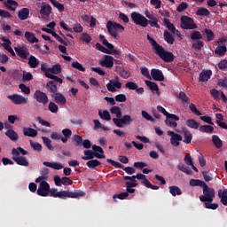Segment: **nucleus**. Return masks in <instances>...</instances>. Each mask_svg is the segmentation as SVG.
Listing matches in <instances>:
<instances>
[{"label":"nucleus","instance_id":"obj_48","mask_svg":"<svg viewBox=\"0 0 227 227\" xmlns=\"http://www.w3.org/2000/svg\"><path fill=\"white\" fill-rule=\"evenodd\" d=\"M199 130L206 134H212L214 132V127L211 125H202L200 127Z\"/></svg>","mask_w":227,"mask_h":227},{"label":"nucleus","instance_id":"obj_23","mask_svg":"<svg viewBox=\"0 0 227 227\" xmlns=\"http://www.w3.org/2000/svg\"><path fill=\"white\" fill-rule=\"evenodd\" d=\"M12 160H14V162H16L18 166H24L25 168H27V166H29V161L25 156L12 155Z\"/></svg>","mask_w":227,"mask_h":227},{"label":"nucleus","instance_id":"obj_16","mask_svg":"<svg viewBox=\"0 0 227 227\" xmlns=\"http://www.w3.org/2000/svg\"><path fill=\"white\" fill-rule=\"evenodd\" d=\"M180 121V117L176 114H170L168 116L166 117L165 124L168 127H171L172 129H176L178 127L177 121Z\"/></svg>","mask_w":227,"mask_h":227},{"label":"nucleus","instance_id":"obj_19","mask_svg":"<svg viewBox=\"0 0 227 227\" xmlns=\"http://www.w3.org/2000/svg\"><path fill=\"white\" fill-rule=\"evenodd\" d=\"M99 40L102 42L103 45L105 47H107L110 51H113V54L114 56H120L121 52L120 51L114 49V45H113L111 43L107 42V39H106V36L103 35H99Z\"/></svg>","mask_w":227,"mask_h":227},{"label":"nucleus","instance_id":"obj_61","mask_svg":"<svg viewBox=\"0 0 227 227\" xmlns=\"http://www.w3.org/2000/svg\"><path fill=\"white\" fill-rule=\"evenodd\" d=\"M30 146L35 150V152H42V144L38 142H33V140H30Z\"/></svg>","mask_w":227,"mask_h":227},{"label":"nucleus","instance_id":"obj_37","mask_svg":"<svg viewBox=\"0 0 227 227\" xmlns=\"http://www.w3.org/2000/svg\"><path fill=\"white\" fill-rule=\"evenodd\" d=\"M196 15L199 17H209L210 16V11L205 7H199Z\"/></svg>","mask_w":227,"mask_h":227},{"label":"nucleus","instance_id":"obj_25","mask_svg":"<svg viewBox=\"0 0 227 227\" xmlns=\"http://www.w3.org/2000/svg\"><path fill=\"white\" fill-rule=\"evenodd\" d=\"M4 5L9 10V12H15V10H17V6H19V3L15 0H7L4 3Z\"/></svg>","mask_w":227,"mask_h":227},{"label":"nucleus","instance_id":"obj_42","mask_svg":"<svg viewBox=\"0 0 227 227\" xmlns=\"http://www.w3.org/2000/svg\"><path fill=\"white\" fill-rule=\"evenodd\" d=\"M207 183L205 181H201L200 179H191L190 180V185L191 187H202L205 186Z\"/></svg>","mask_w":227,"mask_h":227},{"label":"nucleus","instance_id":"obj_10","mask_svg":"<svg viewBox=\"0 0 227 227\" xmlns=\"http://www.w3.org/2000/svg\"><path fill=\"white\" fill-rule=\"evenodd\" d=\"M7 98L11 100L12 104H14V106H26V104H27V98L20 94L9 95Z\"/></svg>","mask_w":227,"mask_h":227},{"label":"nucleus","instance_id":"obj_55","mask_svg":"<svg viewBox=\"0 0 227 227\" xmlns=\"http://www.w3.org/2000/svg\"><path fill=\"white\" fill-rule=\"evenodd\" d=\"M177 169L179 171H182V173H185L186 175H192V170H191V168H189V167H185V165H184V164H179L177 166Z\"/></svg>","mask_w":227,"mask_h":227},{"label":"nucleus","instance_id":"obj_9","mask_svg":"<svg viewBox=\"0 0 227 227\" xmlns=\"http://www.w3.org/2000/svg\"><path fill=\"white\" fill-rule=\"evenodd\" d=\"M35 6L40 8L39 13L42 17H51V13H52V7L51 4H48L45 2H37Z\"/></svg>","mask_w":227,"mask_h":227},{"label":"nucleus","instance_id":"obj_59","mask_svg":"<svg viewBox=\"0 0 227 227\" xmlns=\"http://www.w3.org/2000/svg\"><path fill=\"white\" fill-rule=\"evenodd\" d=\"M143 184L147 187V189H152L153 191H159V186L158 185H153L148 179H145L143 181Z\"/></svg>","mask_w":227,"mask_h":227},{"label":"nucleus","instance_id":"obj_21","mask_svg":"<svg viewBox=\"0 0 227 227\" xmlns=\"http://www.w3.org/2000/svg\"><path fill=\"white\" fill-rule=\"evenodd\" d=\"M51 98H54V102L58 106H67V98L59 92L51 94Z\"/></svg>","mask_w":227,"mask_h":227},{"label":"nucleus","instance_id":"obj_22","mask_svg":"<svg viewBox=\"0 0 227 227\" xmlns=\"http://www.w3.org/2000/svg\"><path fill=\"white\" fill-rule=\"evenodd\" d=\"M14 51L19 58H20L21 59H27V57L29 56V50H27V48L14 47Z\"/></svg>","mask_w":227,"mask_h":227},{"label":"nucleus","instance_id":"obj_58","mask_svg":"<svg viewBox=\"0 0 227 227\" xmlns=\"http://www.w3.org/2000/svg\"><path fill=\"white\" fill-rule=\"evenodd\" d=\"M177 98H179V100H182L183 102H184V104H190L189 97H187V94H185V92H184V91L179 92V94L177 95Z\"/></svg>","mask_w":227,"mask_h":227},{"label":"nucleus","instance_id":"obj_47","mask_svg":"<svg viewBox=\"0 0 227 227\" xmlns=\"http://www.w3.org/2000/svg\"><path fill=\"white\" fill-rule=\"evenodd\" d=\"M98 116L101 118V120H105V121H110L111 120V114H109V111H98Z\"/></svg>","mask_w":227,"mask_h":227},{"label":"nucleus","instance_id":"obj_57","mask_svg":"<svg viewBox=\"0 0 227 227\" xmlns=\"http://www.w3.org/2000/svg\"><path fill=\"white\" fill-rule=\"evenodd\" d=\"M145 84L152 91H159V85H157V83L145 80Z\"/></svg>","mask_w":227,"mask_h":227},{"label":"nucleus","instance_id":"obj_20","mask_svg":"<svg viewBox=\"0 0 227 227\" xmlns=\"http://www.w3.org/2000/svg\"><path fill=\"white\" fill-rule=\"evenodd\" d=\"M99 40L102 42L103 45L105 47H107L110 51H113V54L114 56H120L121 52L120 51L114 49V45H113L111 43L107 42V39H106V36L103 35H99Z\"/></svg>","mask_w":227,"mask_h":227},{"label":"nucleus","instance_id":"obj_60","mask_svg":"<svg viewBox=\"0 0 227 227\" xmlns=\"http://www.w3.org/2000/svg\"><path fill=\"white\" fill-rule=\"evenodd\" d=\"M48 109L49 111H51V113H53V114H56L58 113V111H59V107L58 106V105H56V103L52 101L49 103Z\"/></svg>","mask_w":227,"mask_h":227},{"label":"nucleus","instance_id":"obj_41","mask_svg":"<svg viewBox=\"0 0 227 227\" xmlns=\"http://www.w3.org/2000/svg\"><path fill=\"white\" fill-rule=\"evenodd\" d=\"M190 38L192 42H199L203 40V35H201V32L196 30L190 35Z\"/></svg>","mask_w":227,"mask_h":227},{"label":"nucleus","instance_id":"obj_13","mask_svg":"<svg viewBox=\"0 0 227 227\" xmlns=\"http://www.w3.org/2000/svg\"><path fill=\"white\" fill-rule=\"evenodd\" d=\"M51 192V185L47 181H42L37 189L38 196L47 197Z\"/></svg>","mask_w":227,"mask_h":227},{"label":"nucleus","instance_id":"obj_6","mask_svg":"<svg viewBox=\"0 0 227 227\" xmlns=\"http://www.w3.org/2000/svg\"><path fill=\"white\" fill-rule=\"evenodd\" d=\"M106 29L110 35H112L114 40H118L120 36L118 35V31L123 33L125 31V27L120 23L108 20L106 22Z\"/></svg>","mask_w":227,"mask_h":227},{"label":"nucleus","instance_id":"obj_14","mask_svg":"<svg viewBox=\"0 0 227 227\" xmlns=\"http://www.w3.org/2000/svg\"><path fill=\"white\" fill-rule=\"evenodd\" d=\"M85 156H82V160H92V159H106V154H100L98 153H95L91 150L83 151Z\"/></svg>","mask_w":227,"mask_h":227},{"label":"nucleus","instance_id":"obj_34","mask_svg":"<svg viewBox=\"0 0 227 227\" xmlns=\"http://www.w3.org/2000/svg\"><path fill=\"white\" fill-rule=\"evenodd\" d=\"M226 52H227L226 44H218L216 49L215 50V54L220 57L224 56Z\"/></svg>","mask_w":227,"mask_h":227},{"label":"nucleus","instance_id":"obj_51","mask_svg":"<svg viewBox=\"0 0 227 227\" xmlns=\"http://www.w3.org/2000/svg\"><path fill=\"white\" fill-rule=\"evenodd\" d=\"M117 72H119L121 77H122V79H129L130 77V72L117 67Z\"/></svg>","mask_w":227,"mask_h":227},{"label":"nucleus","instance_id":"obj_56","mask_svg":"<svg viewBox=\"0 0 227 227\" xmlns=\"http://www.w3.org/2000/svg\"><path fill=\"white\" fill-rule=\"evenodd\" d=\"M204 33L207 36V42H212L214 40V38H215V35L213 33L212 30H210L208 28H205Z\"/></svg>","mask_w":227,"mask_h":227},{"label":"nucleus","instance_id":"obj_18","mask_svg":"<svg viewBox=\"0 0 227 227\" xmlns=\"http://www.w3.org/2000/svg\"><path fill=\"white\" fill-rule=\"evenodd\" d=\"M168 136H170V143L172 146H180V141H182L183 137L181 135L175 133L174 131H168Z\"/></svg>","mask_w":227,"mask_h":227},{"label":"nucleus","instance_id":"obj_5","mask_svg":"<svg viewBox=\"0 0 227 227\" xmlns=\"http://www.w3.org/2000/svg\"><path fill=\"white\" fill-rule=\"evenodd\" d=\"M47 79H51L46 83V90L51 95H56L58 93V84H63V79L56 76L52 74H46Z\"/></svg>","mask_w":227,"mask_h":227},{"label":"nucleus","instance_id":"obj_54","mask_svg":"<svg viewBox=\"0 0 227 227\" xmlns=\"http://www.w3.org/2000/svg\"><path fill=\"white\" fill-rule=\"evenodd\" d=\"M205 45V43H203V41H196L195 43H193L192 44V49H194V51H196V52H200V51H201V49H203V46Z\"/></svg>","mask_w":227,"mask_h":227},{"label":"nucleus","instance_id":"obj_64","mask_svg":"<svg viewBox=\"0 0 227 227\" xmlns=\"http://www.w3.org/2000/svg\"><path fill=\"white\" fill-rule=\"evenodd\" d=\"M217 85L221 88H227V77L218 80Z\"/></svg>","mask_w":227,"mask_h":227},{"label":"nucleus","instance_id":"obj_36","mask_svg":"<svg viewBox=\"0 0 227 227\" xmlns=\"http://www.w3.org/2000/svg\"><path fill=\"white\" fill-rule=\"evenodd\" d=\"M25 38L30 43H38V38L35 36V34L33 32H29V31L25 32Z\"/></svg>","mask_w":227,"mask_h":227},{"label":"nucleus","instance_id":"obj_27","mask_svg":"<svg viewBox=\"0 0 227 227\" xmlns=\"http://www.w3.org/2000/svg\"><path fill=\"white\" fill-rule=\"evenodd\" d=\"M218 197L220 198V201L222 205H224V207H227V189L218 190Z\"/></svg>","mask_w":227,"mask_h":227},{"label":"nucleus","instance_id":"obj_28","mask_svg":"<svg viewBox=\"0 0 227 227\" xmlns=\"http://www.w3.org/2000/svg\"><path fill=\"white\" fill-rule=\"evenodd\" d=\"M18 18L20 20H27L29 19V9L22 8L18 12Z\"/></svg>","mask_w":227,"mask_h":227},{"label":"nucleus","instance_id":"obj_29","mask_svg":"<svg viewBox=\"0 0 227 227\" xmlns=\"http://www.w3.org/2000/svg\"><path fill=\"white\" fill-rule=\"evenodd\" d=\"M163 37L168 45H173V43H175V36L171 32L165 30L163 33Z\"/></svg>","mask_w":227,"mask_h":227},{"label":"nucleus","instance_id":"obj_4","mask_svg":"<svg viewBox=\"0 0 227 227\" xmlns=\"http://www.w3.org/2000/svg\"><path fill=\"white\" fill-rule=\"evenodd\" d=\"M50 196L52 198H59L60 200H67V198H81L86 196V192L81 190H74V192L69 191H60L58 192V189L51 188L50 189Z\"/></svg>","mask_w":227,"mask_h":227},{"label":"nucleus","instance_id":"obj_44","mask_svg":"<svg viewBox=\"0 0 227 227\" xmlns=\"http://www.w3.org/2000/svg\"><path fill=\"white\" fill-rule=\"evenodd\" d=\"M184 134V143L186 145H190V143L192 141V133L189 131L188 129H185L183 131Z\"/></svg>","mask_w":227,"mask_h":227},{"label":"nucleus","instance_id":"obj_30","mask_svg":"<svg viewBox=\"0 0 227 227\" xmlns=\"http://www.w3.org/2000/svg\"><path fill=\"white\" fill-rule=\"evenodd\" d=\"M23 134L27 137H36L38 131L33 128H23Z\"/></svg>","mask_w":227,"mask_h":227},{"label":"nucleus","instance_id":"obj_38","mask_svg":"<svg viewBox=\"0 0 227 227\" xmlns=\"http://www.w3.org/2000/svg\"><path fill=\"white\" fill-rule=\"evenodd\" d=\"M212 142H213V145H215V148H217V150H220V148H223V140L219 138V136L213 135Z\"/></svg>","mask_w":227,"mask_h":227},{"label":"nucleus","instance_id":"obj_50","mask_svg":"<svg viewBox=\"0 0 227 227\" xmlns=\"http://www.w3.org/2000/svg\"><path fill=\"white\" fill-rule=\"evenodd\" d=\"M186 125L190 129H200V123H198L194 119H188L186 121Z\"/></svg>","mask_w":227,"mask_h":227},{"label":"nucleus","instance_id":"obj_17","mask_svg":"<svg viewBox=\"0 0 227 227\" xmlns=\"http://www.w3.org/2000/svg\"><path fill=\"white\" fill-rule=\"evenodd\" d=\"M54 183L57 187H61V185H72V184H74V181H72V179L67 176H64L61 178L59 176H55Z\"/></svg>","mask_w":227,"mask_h":227},{"label":"nucleus","instance_id":"obj_8","mask_svg":"<svg viewBox=\"0 0 227 227\" xmlns=\"http://www.w3.org/2000/svg\"><path fill=\"white\" fill-rule=\"evenodd\" d=\"M181 28L186 30L198 29V25L195 24L194 19L184 15L181 17Z\"/></svg>","mask_w":227,"mask_h":227},{"label":"nucleus","instance_id":"obj_49","mask_svg":"<svg viewBox=\"0 0 227 227\" xmlns=\"http://www.w3.org/2000/svg\"><path fill=\"white\" fill-rule=\"evenodd\" d=\"M43 144L51 152H54V146L52 145V141L47 137H42Z\"/></svg>","mask_w":227,"mask_h":227},{"label":"nucleus","instance_id":"obj_3","mask_svg":"<svg viewBox=\"0 0 227 227\" xmlns=\"http://www.w3.org/2000/svg\"><path fill=\"white\" fill-rule=\"evenodd\" d=\"M112 114H115L116 118H113V121L119 129H122L123 125H130L134 119L130 115H123L121 117V108L120 106H112L110 109Z\"/></svg>","mask_w":227,"mask_h":227},{"label":"nucleus","instance_id":"obj_62","mask_svg":"<svg viewBox=\"0 0 227 227\" xmlns=\"http://www.w3.org/2000/svg\"><path fill=\"white\" fill-rule=\"evenodd\" d=\"M71 67L73 68H75L76 70H79L80 72H86V68L84 67H82V64L79 63V62H73L71 64Z\"/></svg>","mask_w":227,"mask_h":227},{"label":"nucleus","instance_id":"obj_12","mask_svg":"<svg viewBox=\"0 0 227 227\" xmlns=\"http://www.w3.org/2000/svg\"><path fill=\"white\" fill-rule=\"evenodd\" d=\"M106 161L109 164H111L112 166H114V168H119L120 169H123V171H125V173H127V175H134V173H136V168H134L132 167L124 168V166L121 163L115 161L114 160H111V159H106Z\"/></svg>","mask_w":227,"mask_h":227},{"label":"nucleus","instance_id":"obj_33","mask_svg":"<svg viewBox=\"0 0 227 227\" xmlns=\"http://www.w3.org/2000/svg\"><path fill=\"white\" fill-rule=\"evenodd\" d=\"M48 72L51 74V75H59L62 72L61 65L55 64L51 67L48 68Z\"/></svg>","mask_w":227,"mask_h":227},{"label":"nucleus","instance_id":"obj_1","mask_svg":"<svg viewBox=\"0 0 227 227\" xmlns=\"http://www.w3.org/2000/svg\"><path fill=\"white\" fill-rule=\"evenodd\" d=\"M145 17L137 12H133L131 13V20L136 26H141V27H148L150 26L151 27L160 29V25H159L160 19L159 15L148 10L145 11Z\"/></svg>","mask_w":227,"mask_h":227},{"label":"nucleus","instance_id":"obj_15","mask_svg":"<svg viewBox=\"0 0 227 227\" xmlns=\"http://www.w3.org/2000/svg\"><path fill=\"white\" fill-rule=\"evenodd\" d=\"M100 67L105 68H113L114 67V58L111 55H105L103 59L99 60Z\"/></svg>","mask_w":227,"mask_h":227},{"label":"nucleus","instance_id":"obj_39","mask_svg":"<svg viewBox=\"0 0 227 227\" xmlns=\"http://www.w3.org/2000/svg\"><path fill=\"white\" fill-rule=\"evenodd\" d=\"M169 189V192L172 196H182V190L180 189V187L176 186V185H172L168 187Z\"/></svg>","mask_w":227,"mask_h":227},{"label":"nucleus","instance_id":"obj_2","mask_svg":"<svg viewBox=\"0 0 227 227\" xmlns=\"http://www.w3.org/2000/svg\"><path fill=\"white\" fill-rule=\"evenodd\" d=\"M147 40L152 45L155 54L159 56L160 59L165 61V63H173V61H175V55L173 52L166 51L164 47L160 46V44H159L155 39L152 38L150 35H147Z\"/></svg>","mask_w":227,"mask_h":227},{"label":"nucleus","instance_id":"obj_46","mask_svg":"<svg viewBox=\"0 0 227 227\" xmlns=\"http://www.w3.org/2000/svg\"><path fill=\"white\" fill-rule=\"evenodd\" d=\"M102 162L98 161V160H90L87 161L86 166L90 169H95V168H98V166H101Z\"/></svg>","mask_w":227,"mask_h":227},{"label":"nucleus","instance_id":"obj_35","mask_svg":"<svg viewBox=\"0 0 227 227\" xmlns=\"http://www.w3.org/2000/svg\"><path fill=\"white\" fill-rule=\"evenodd\" d=\"M5 136H7V137H9V139H11V141H13L14 143H17V141H19V134H17V132H15V130L13 129H8L5 132Z\"/></svg>","mask_w":227,"mask_h":227},{"label":"nucleus","instance_id":"obj_11","mask_svg":"<svg viewBox=\"0 0 227 227\" xmlns=\"http://www.w3.org/2000/svg\"><path fill=\"white\" fill-rule=\"evenodd\" d=\"M34 99L38 102V104H43V106H47L49 104V97L47 96V93L36 90L34 93Z\"/></svg>","mask_w":227,"mask_h":227},{"label":"nucleus","instance_id":"obj_7","mask_svg":"<svg viewBox=\"0 0 227 227\" xmlns=\"http://www.w3.org/2000/svg\"><path fill=\"white\" fill-rule=\"evenodd\" d=\"M203 195L200 196V200L202 203H212L214 201V198H215V190L214 188L208 187L206 185L203 186Z\"/></svg>","mask_w":227,"mask_h":227},{"label":"nucleus","instance_id":"obj_31","mask_svg":"<svg viewBox=\"0 0 227 227\" xmlns=\"http://www.w3.org/2000/svg\"><path fill=\"white\" fill-rule=\"evenodd\" d=\"M4 42L1 45L5 49V51H8L10 54L12 56H16L15 51H13V48H12V41L10 39H4Z\"/></svg>","mask_w":227,"mask_h":227},{"label":"nucleus","instance_id":"obj_43","mask_svg":"<svg viewBox=\"0 0 227 227\" xmlns=\"http://www.w3.org/2000/svg\"><path fill=\"white\" fill-rule=\"evenodd\" d=\"M28 65H29L30 68H36V67L38 65H40V60H38V59H36V57L31 55L28 58Z\"/></svg>","mask_w":227,"mask_h":227},{"label":"nucleus","instance_id":"obj_45","mask_svg":"<svg viewBox=\"0 0 227 227\" xmlns=\"http://www.w3.org/2000/svg\"><path fill=\"white\" fill-rule=\"evenodd\" d=\"M21 155H27V151L24 150L22 147H17V148H12V155H16V157H19Z\"/></svg>","mask_w":227,"mask_h":227},{"label":"nucleus","instance_id":"obj_53","mask_svg":"<svg viewBox=\"0 0 227 227\" xmlns=\"http://www.w3.org/2000/svg\"><path fill=\"white\" fill-rule=\"evenodd\" d=\"M96 49H98V51H100L101 52H104V54H113L112 50H109V48L107 49L102 46V44H100L99 43H96Z\"/></svg>","mask_w":227,"mask_h":227},{"label":"nucleus","instance_id":"obj_40","mask_svg":"<svg viewBox=\"0 0 227 227\" xmlns=\"http://www.w3.org/2000/svg\"><path fill=\"white\" fill-rule=\"evenodd\" d=\"M163 23L164 26H166V27L168 29V31H170V33H175L176 27H175V25L171 22H169V19L168 18H163Z\"/></svg>","mask_w":227,"mask_h":227},{"label":"nucleus","instance_id":"obj_63","mask_svg":"<svg viewBox=\"0 0 227 227\" xmlns=\"http://www.w3.org/2000/svg\"><path fill=\"white\" fill-rule=\"evenodd\" d=\"M73 141H74L75 146H82V137L79 135H74L73 137Z\"/></svg>","mask_w":227,"mask_h":227},{"label":"nucleus","instance_id":"obj_26","mask_svg":"<svg viewBox=\"0 0 227 227\" xmlns=\"http://www.w3.org/2000/svg\"><path fill=\"white\" fill-rule=\"evenodd\" d=\"M212 77V70L202 71L200 74V82H207Z\"/></svg>","mask_w":227,"mask_h":227},{"label":"nucleus","instance_id":"obj_24","mask_svg":"<svg viewBox=\"0 0 227 227\" xmlns=\"http://www.w3.org/2000/svg\"><path fill=\"white\" fill-rule=\"evenodd\" d=\"M151 75L153 81H160V82L164 81V74H162V71L159 69H152Z\"/></svg>","mask_w":227,"mask_h":227},{"label":"nucleus","instance_id":"obj_32","mask_svg":"<svg viewBox=\"0 0 227 227\" xmlns=\"http://www.w3.org/2000/svg\"><path fill=\"white\" fill-rule=\"evenodd\" d=\"M43 166H46V168H51L52 169H57L59 171V169H63L64 166L61 163L58 162H49V161H44L43 162Z\"/></svg>","mask_w":227,"mask_h":227},{"label":"nucleus","instance_id":"obj_52","mask_svg":"<svg viewBox=\"0 0 227 227\" xmlns=\"http://www.w3.org/2000/svg\"><path fill=\"white\" fill-rule=\"evenodd\" d=\"M50 2L54 6V8H57V10H59L60 13H62V12H65V5H63L62 4H59L58 0H50Z\"/></svg>","mask_w":227,"mask_h":227}]
</instances>
